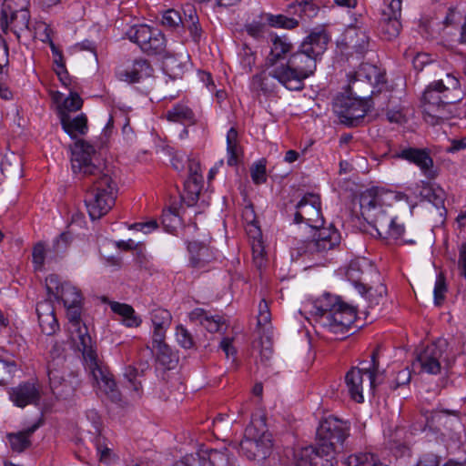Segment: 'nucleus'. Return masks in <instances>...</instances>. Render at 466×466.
<instances>
[{
    "label": "nucleus",
    "mask_w": 466,
    "mask_h": 466,
    "mask_svg": "<svg viewBox=\"0 0 466 466\" xmlns=\"http://www.w3.org/2000/svg\"><path fill=\"white\" fill-rule=\"evenodd\" d=\"M71 165L75 174L89 180L86 207L91 219H99L115 205L118 191L116 177L95 147L83 139L72 147Z\"/></svg>",
    "instance_id": "obj_1"
},
{
    "label": "nucleus",
    "mask_w": 466,
    "mask_h": 466,
    "mask_svg": "<svg viewBox=\"0 0 466 466\" xmlns=\"http://www.w3.org/2000/svg\"><path fill=\"white\" fill-rule=\"evenodd\" d=\"M401 200H408L405 194L372 187L360 194V214L380 237L414 244L413 239L404 238V226L397 222L394 215L392 206Z\"/></svg>",
    "instance_id": "obj_2"
},
{
    "label": "nucleus",
    "mask_w": 466,
    "mask_h": 466,
    "mask_svg": "<svg viewBox=\"0 0 466 466\" xmlns=\"http://www.w3.org/2000/svg\"><path fill=\"white\" fill-rule=\"evenodd\" d=\"M65 308L70 323L71 339L82 352L86 368L92 377L94 384L111 400H120V393L112 374L99 360L87 327L81 323L82 302Z\"/></svg>",
    "instance_id": "obj_3"
},
{
    "label": "nucleus",
    "mask_w": 466,
    "mask_h": 466,
    "mask_svg": "<svg viewBox=\"0 0 466 466\" xmlns=\"http://www.w3.org/2000/svg\"><path fill=\"white\" fill-rule=\"evenodd\" d=\"M461 99L459 80L447 74L444 79L430 84L423 93L421 107L424 120L439 125L453 115V105Z\"/></svg>",
    "instance_id": "obj_4"
},
{
    "label": "nucleus",
    "mask_w": 466,
    "mask_h": 466,
    "mask_svg": "<svg viewBox=\"0 0 466 466\" xmlns=\"http://www.w3.org/2000/svg\"><path fill=\"white\" fill-rule=\"evenodd\" d=\"M295 56L293 44L286 35L271 37L270 52L266 64L270 67V74L281 86L290 91H301L305 87L302 76L295 73L292 58Z\"/></svg>",
    "instance_id": "obj_5"
},
{
    "label": "nucleus",
    "mask_w": 466,
    "mask_h": 466,
    "mask_svg": "<svg viewBox=\"0 0 466 466\" xmlns=\"http://www.w3.org/2000/svg\"><path fill=\"white\" fill-rule=\"evenodd\" d=\"M310 311L320 326L335 334L347 332L357 317L355 307L329 294L317 299Z\"/></svg>",
    "instance_id": "obj_6"
},
{
    "label": "nucleus",
    "mask_w": 466,
    "mask_h": 466,
    "mask_svg": "<svg viewBox=\"0 0 466 466\" xmlns=\"http://www.w3.org/2000/svg\"><path fill=\"white\" fill-rule=\"evenodd\" d=\"M350 424L336 417H329L320 422L317 431L318 446H308L295 453L296 463L301 453L307 449H312L309 455V466H319V461L325 458L334 457L337 448L344 442L349 436Z\"/></svg>",
    "instance_id": "obj_7"
},
{
    "label": "nucleus",
    "mask_w": 466,
    "mask_h": 466,
    "mask_svg": "<svg viewBox=\"0 0 466 466\" xmlns=\"http://www.w3.org/2000/svg\"><path fill=\"white\" fill-rule=\"evenodd\" d=\"M30 0H5L1 8L0 25L4 32L8 28L14 32L17 39L24 31H34L35 35H41V40H50L51 29L44 22H35L30 27Z\"/></svg>",
    "instance_id": "obj_8"
},
{
    "label": "nucleus",
    "mask_w": 466,
    "mask_h": 466,
    "mask_svg": "<svg viewBox=\"0 0 466 466\" xmlns=\"http://www.w3.org/2000/svg\"><path fill=\"white\" fill-rule=\"evenodd\" d=\"M329 37L324 31L312 32L295 51L291 59L295 65L294 72L302 76L305 80L315 74L317 63L327 49Z\"/></svg>",
    "instance_id": "obj_9"
},
{
    "label": "nucleus",
    "mask_w": 466,
    "mask_h": 466,
    "mask_svg": "<svg viewBox=\"0 0 466 466\" xmlns=\"http://www.w3.org/2000/svg\"><path fill=\"white\" fill-rule=\"evenodd\" d=\"M352 93L357 97L345 95L337 96L333 104V110L342 124L349 127H357L364 121L369 107L368 104L356 91Z\"/></svg>",
    "instance_id": "obj_10"
},
{
    "label": "nucleus",
    "mask_w": 466,
    "mask_h": 466,
    "mask_svg": "<svg viewBox=\"0 0 466 466\" xmlns=\"http://www.w3.org/2000/svg\"><path fill=\"white\" fill-rule=\"evenodd\" d=\"M316 232L313 238L301 243L298 248L299 255H323L337 248L341 240L340 233L332 225L328 228H314Z\"/></svg>",
    "instance_id": "obj_11"
},
{
    "label": "nucleus",
    "mask_w": 466,
    "mask_h": 466,
    "mask_svg": "<svg viewBox=\"0 0 466 466\" xmlns=\"http://www.w3.org/2000/svg\"><path fill=\"white\" fill-rule=\"evenodd\" d=\"M272 447L270 433H258L256 427L249 425L245 430L244 439L239 444L240 451L248 459H265Z\"/></svg>",
    "instance_id": "obj_12"
},
{
    "label": "nucleus",
    "mask_w": 466,
    "mask_h": 466,
    "mask_svg": "<svg viewBox=\"0 0 466 466\" xmlns=\"http://www.w3.org/2000/svg\"><path fill=\"white\" fill-rule=\"evenodd\" d=\"M447 343L444 339L427 345L422 349L413 362V368L428 374L436 375L441 372V362L444 360Z\"/></svg>",
    "instance_id": "obj_13"
},
{
    "label": "nucleus",
    "mask_w": 466,
    "mask_h": 466,
    "mask_svg": "<svg viewBox=\"0 0 466 466\" xmlns=\"http://www.w3.org/2000/svg\"><path fill=\"white\" fill-rule=\"evenodd\" d=\"M296 223H306L310 228L323 226L320 197L314 193H306L296 205L294 215Z\"/></svg>",
    "instance_id": "obj_14"
},
{
    "label": "nucleus",
    "mask_w": 466,
    "mask_h": 466,
    "mask_svg": "<svg viewBox=\"0 0 466 466\" xmlns=\"http://www.w3.org/2000/svg\"><path fill=\"white\" fill-rule=\"evenodd\" d=\"M65 363V357L57 356L53 358L47 366L50 389L53 394L59 398H66L75 390L73 381L66 378V367Z\"/></svg>",
    "instance_id": "obj_15"
},
{
    "label": "nucleus",
    "mask_w": 466,
    "mask_h": 466,
    "mask_svg": "<svg viewBox=\"0 0 466 466\" xmlns=\"http://www.w3.org/2000/svg\"><path fill=\"white\" fill-rule=\"evenodd\" d=\"M401 4L402 0H390L381 12L379 30L385 40L396 38L400 32Z\"/></svg>",
    "instance_id": "obj_16"
},
{
    "label": "nucleus",
    "mask_w": 466,
    "mask_h": 466,
    "mask_svg": "<svg viewBox=\"0 0 466 466\" xmlns=\"http://www.w3.org/2000/svg\"><path fill=\"white\" fill-rule=\"evenodd\" d=\"M47 293L56 299L61 300L65 307L83 301L80 290L69 282H61L56 275H49L46 279Z\"/></svg>",
    "instance_id": "obj_17"
},
{
    "label": "nucleus",
    "mask_w": 466,
    "mask_h": 466,
    "mask_svg": "<svg viewBox=\"0 0 466 466\" xmlns=\"http://www.w3.org/2000/svg\"><path fill=\"white\" fill-rule=\"evenodd\" d=\"M396 157L419 167L424 176L430 179L437 176L433 159L430 156V151L426 148L405 147L400 149Z\"/></svg>",
    "instance_id": "obj_18"
},
{
    "label": "nucleus",
    "mask_w": 466,
    "mask_h": 466,
    "mask_svg": "<svg viewBox=\"0 0 466 466\" xmlns=\"http://www.w3.org/2000/svg\"><path fill=\"white\" fill-rule=\"evenodd\" d=\"M379 277V274L372 264L365 259L352 260L346 272V276L357 288L360 293L365 290L367 285L365 281L369 280V277Z\"/></svg>",
    "instance_id": "obj_19"
},
{
    "label": "nucleus",
    "mask_w": 466,
    "mask_h": 466,
    "mask_svg": "<svg viewBox=\"0 0 466 466\" xmlns=\"http://www.w3.org/2000/svg\"><path fill=\"white\" fill-rule=\"evenodd\" d=\"M345 384L351 400L358 403L364 401V390L369 388L370 383L362 368L353 367L345 375Z\"/></svg>",
    "instance_id": "obj_20"
},
{
    "label": "nucleus",
    "mask_w": 466,
    "mask_h": 466,
    "mask_svg": "<svg viewBox=\"0 0 466 466\" xmlns=\"http://www.w3.org/2000/svg\"><path fill=\"white\" fill-rule=\"evenodd\" d=\"M153 67L147 59H135L132 64L117 70V78L129 84L139 82L153 75Z\"/></svg>",
    "instance_id": "obj_21"
},
{
    "label": "nucleus",
    "mask_w": 466,
    "mask_h": 466,
    "mask_svg": "<svg viewBox=\"0 0 466 466\" xmlns=\"http://www.w3.org/2000/svg\"><path fill=\"white\" fill-rule=\"evenodd\" d=\"M11 400L17 407L24 408L29 404H36L40 400V389L34 382H24L11 389Z\"/></svg>",
    "instance_id": "obj_22"
},
{
    "label": "nucleus",
    "mask_w": 466,
    "mask_h": 466,
    "mask_svg": "<svg viewBox=\"0 0 466 466\" xmlns=\"http://www.w3.org/2000/svg\"><path fill=\"white\" fill-rule=\"evenodd\" d=\"M377 76L378 69L376 66L370 64L361 65L355 72L353 78L350 80V90L354 92L360 89L361 84H366L368 93L376 81Z\"/></svg>",
    "instance_id": "obj_23"
},
{
    "label": "nucleus",
    "mask_w": 466,
    "mask_h": 466,
    "mask_svg": "<svg viewBox=\"0 0 466 466\" xmlns=\"http://www.w3.org/2000/svg\"><path fill=\"white\" fill-rule=\"evenodd\" d=\"M59 119L63 129L71 137H76L77 136L85 135L88 129L87 117L85 114H80L79 116L72 118L70 115L61 113V117Z\"/></svg>",
    "instance_id": "obj_24"
},
{
    "label": "nucleus",
    "mask_w": 466,
    "mask_h": 466,
    "mask_svg": "<svg viewBox=\"0 0 466 466\" xmlns=\"http://www.w3.org/2000/svg\"><path fill=\"white\" fill-rule=\"evenodd\" d=\"M38 428L39 424L35 423L24 431L7 434L12 451L20 453L28 449L31 446V437Z\"/></svg>",
    "instance_id": "obj_25"
},
{
    "label": "nucleus",
    "mask_w": 466,
    "mask_h": 466,
    "mask_svg": "<svg viewBox=\"0 0 466 466\" xmlns=\"http://www.w3.org/2000/svg\"><path fill=\"white\" fill-rule=\"evenodd\" d=\"M227 163L230 167L238 165L243 157V148L239 144L238 133L231 127L227 133Z\"/></svg>",
    "instance_id": "obj_26"
},
{
    "label": "nucleus",
    "mask_w": 466,
    "mask_h": 466,
    "mask_svg": "<svg viewBox=\"0 0 466 466\" xmlns=\"http://www.w3.org/2000/svg\"><path fill=\"white\" fill-rule=\"evenodd\" d=\"M111 310L122 318V323L128 328H137L140 326L142 320L136 314L134 309L126 303L116 301L110 302Z\"/></svg>",
    "instance_id": "obj_27"
},
{
    "label": "nucleus",
    "mask_w": 466,
    "mask_h": 466,
    "mask_svg": "<svg viewBox=\"0 0 466 466\" xmlns=\"http://www.w3.org/2000/svg\"><path fill=\"white\" fill-rule=\"evenodd\" d=\"M140 370L134 366H127L125 368L124 378L127 380V387H128L135 394L136 397H140L142 383L138 379L144 375V371L148 368V364L143 363L140 365Z\"/></svg>",
    "instance_id": "obj_28"
},
{
    "label": "nucleus",
    "mask_w": 466,
    "mask_h": 466,
    "mask_svg": "<svg viewBox=\"0 0 466 466\" xmlns=\"http://www.w3.org/2000/svg\"><path fill=\"white\" fill-rule=\"evenodd\" d=\"M187 249L190 253V263L193 268H202L209 262V250L203 244L198 241L189 242Z\"/></svg>",
    "instance_id": "obj_29"
},
{
    "label": "nucleus",
    "mask_w": 466,
    "mask_h": 466,
    "mask_svg": "<svg viewBox=\"0 0 466 466\" xmlns=\"http://www.w3.org/2000/svg\"><path fill=\"white\" fill-rule=\"evenodd\" d=\"M155 28H152L146 25H134L129 28V30L127 32V38L133 42L136 43L142 51H144L145 46H147L153 37V31Z\"/></svg>",
    "instance_id": "obj_30"
},
{
    "label": "nucleus",
    "mask_w": 466,
    "mask_h": 466,
    "mask_svg": "<svg viewBox=\"0 0 466 466\" xmlns=\"http://www.w3.org/2000/svg\"><path fill=\"white\" fill-rule=\"evenodd\" d=\"M167 119L171 122L180 123L183 125H193L196 122L195 114L186 105H175L167 112Z\"/></svg>",
    "instance_id": "obj_31"
},
{
    "label": "nucleus",
    "mask_w": 466,
    "mask_h": 466,
    "mask_svg": "<svg viewBox=\"0 0 466 466\" xmlns=\"http://www.w3.org/2000/svg\"><path fill=\"white\" fill-rule=\"evenodd\" d=\"M345 37L350 45L349 47L358 53H363L368 48L369 37L364 31L350 27L346 31Z\"/></svg>",
    "instance_id": "obj_32"
},
{
    "label": "nucleus",
    "mask_w": 466,
    "mask_h": 466,
    "mask_svg": "<svg viewBox=\"0 0 466 466\" xmlns=\"http://www.w3.org/2000/svg\"><path fill=\"white\" fill-rule=\"evenodd\" d=\"M153 350L157 361L168 370L174 369L178 361L177 354L167 344H161Z\"/></svg>",
    "instance_id": "obj_33"
},
{
    "label": "nucleus",
    "mask_w": 466,
    "mask_h": 466,
    "mask_svg": "<svg viewBox=\"0 0 466 466\" xmlns=\"http://www.w3.org/2000/svg\"><path fill=\"white\" fill-rule=\"evenodd\" d=\"M50 42V46L52 53L55 56L54 63L56 65L55 71L62 83L63 86L68 87L71 84V80L69 77V74L67 70L66 69L64 58L62 53L57 49V47L53 44V42L50 40H47Z\"/></svg>",
    "instance_id": "obj_34"
},
{
    "label": "nucleus",
    "mask_w": 466,
    "mask_h": 466,
    "mask_svg": "<svg viewBox=\"0 0 466 466\" xmlns=\"http://www.w3.org/2000/svg\"><path fill=\"white\" fill-rule=\"evenodd\" d=\"M273 79L275 78L270 74V67H268V72H261L253 76L251 83L252 88L257 91H261L264 94L271 93L275 89Z\"/></svg>",
    "instance_id": "obj_35"
},
{
    "label": "nucleus",
    "mask_w": 466,
    "mask_h": 466,
    "mask_svg": "<svg viewBox=\"0 0 466 466\" xmlns=\"http://www.w3.org/2000/svg\"><path fill=\"white\" fill-rule=\"evenodd\" d=\"M455 416V421L458 422V415L456 411L441 410L432 411L430 416L426 417V425L433 431H440L441 426L446 427L450 421L448 415Z\"/></svg>",
    "instance_id": "obj_36"
},
{
    "label": "nucleus",
    "mask_w": 466,
    "mask_h": 466,
    "mask_svg": "<svg viewBox=\"0 0 466 466\" xmlns=\"http://www.w3.org/2000/svg\"><path fill=\"white\" fill-rule=\"evenodd\" d=\"M163 64L166 72L174 79L181 77L187 67L186 62L174 56H166Z\"/></svg>",
    "instance_id": "obj_37"
},
{
    "label": "nucleus",
    "mask_w": 466,
    "mask_h": 466,
    "mask_svg": "<svg viewBox=\"0 0 466 466\" xmlns=\"http://www.w3.org/2000/svg\"><path fill=\"white\" fill-rule=\"evenodd\" d=\"M262 19L273 27L293 29L299 25L296 19L287 17L283 15L265 14L262 15Z\"/></svg>",
    "instance_id": "obj_38"
},
{
    "label": "nucleus",
    "mask_w": 466,
    "mask_h": 466,
    "mask_svg": "<svg viewBox=\"0 0 466 466\" xmlns=\"http://www.w3.org/2000/svg\"><path fill=\"white\" fill-rule=\"evenodd\" d=\"M82 106L83 100L79 95L76 92L70 91L69 96L57 106L59 118L61 117V113L69 115L70 112L80 110Z\"/></svg>",
    "instance_id": "obj_39"
},
{
    "label": "nucleus",
    "mask_w": 466,
    "mask_h": 466,
    "mask_svg": "<svg viewBox=\"0 0 466 466\" xmlns=\"http://www.w3.org/2000/svg\"><path fill=\"white\" fill-rule=\"evenodd\" d=\"M153 37L148 45L145 46L144 53L147 55H161L166 50V38L164 35L156 29L153 31Z\"/></svg>",
    "instance_id": "obj_40"
},
{
    "label": "nucleus",
    "mask_w": 466,
    "mask_h": 466,
    "mask_svg": "<svg viewBox=\"0 0 466 466\" xmlns=\"http://www.w3.org/2000/svg\"><path fill=\"white\" fill-rule=\"evenodd\" d=\"M387 289L386 287L382 284L377 286L374 289L372 287L369 286V283L365 286V290L360 293L361 295H366V299H368L370 306L374 307L378 306L382 300L383 297L386 294Z\"/></svg>",
    "instance_id": "obj_41"
},
{
    "label": "nucleus",
    "mask_w": 466,
    "mask_h": 466,
    "mask_svg": "<svg viewBox=\"0 0 466 466\" xmlns=\"http://www.w3.org/2000/svg\"><path fill=\"white\" fill-rule=\"evenodd\" d=\"M151 320L153 328L168 329L171 324L172 316L167 309H156L151 313Z\"/></svg>",
    "instance_id": "obj_42"
},
{
    "label": "nucleus",
    "mask_w": 466,
    "mask_h": 466,
    "mask_svg": "<svg viewBox=\"0 0 466 466\" xmlns=\"http://www.w3.org/2000/svg\"><path fill=\"white\" fill-rule=\"evenodd\" d=\"M380 361L377 351H374L371 355V363L370 367L363 368L365 370L366 377L370 383V390H373L377 384V376L379 373Z\"/></svg>",
    "instance_id": "obj_43"
},
{
    "label": "nucleus",
    "mask_w": 466,
    "mask_h": 466,
    "mask_svg": "<svg viewBox=\"0 0 466 466\" xmlns=\"http://www.w3.org/2000/svg\"><path fill=\"white\" fill-rule=\"evenodd\" d=\"M421 194L437 208H444V192L441 188L426 187Z\"/></svg>",
    "instance_id": "obj_44"
},
{
    "label": "nucleus",
    "mask_w": 466,
    "mask_h": 466,
    "mask_svg": "<svg viewBox=\"0 0 466 466\" xmlns=\"http://www.w3.org/2000/svg\"><path fill=\"white\" fill-rule=\"evenodd\" d=\"M250 176L252 181L257 184H262L267 181V174H266V160L260 159L258 162H255L250 167Z\"/></svg>",
    "instance_id": "obj_45"
},
{
    "label": "nucleus",
    "mask_w": 466,
    "mask_h": 466,
    "mask_svg": "<svg viewBox=\"0 0 466 466\" xmlns=\"http://www.w3.org/2000/svg\"><path fill=\"white\" fill-rule=\"evenodd\" d=\"M38 322L42 332L46 335H53L56 330L59 329V324L56 314L38 318Z\"/></svg>",
    "instance_id": "obj_46"
},
{
    "label": "nucleus",
    "mask_w": 466,
    "mask_h": 466,
    "mask_svg": "<svg viewBox=\"0 0 466 466\" xmlns=\"http://www.w3.org/2000/svg\"><path fill=\"white\" fill-rule=\"evenodd\" d=\"M251 248L253 254V262L255 266L261 269L266 266V257H265V248L262 241H252Z\"/></svg>",
    "instance_id": "obj_47"
},
{
    "label": "nucleus",
    "mask_w": 466,
    "mask_h": 466,
    "mask_svg": "<svg viewBox=\"0 0 466 466\" xmlns=\"http://www.w3.org/2000/svg\"><path fill=\"white\" fill-rule=\"evenodd\" d=\"M176 337L177 343L184 349H191L195 345L191 333L182 325L177 327Z\"/></svg>",
    "instance_id": "obj_48"
},
{
    "label": "nucleus",
    "mask_w": 466,
    "mask_h": 466,
    "mask_svg": "<svg viewBox=\"0 0 466 466\" xmlns=\"http://www.w3.org/2000/svg\"><path fill=\"white\" fill-rule=\"evenodd\" d=\"M201 189L202 187L200 186L185 182L184 200L187 206H194L198 202Z\"/></svg>",
    "instance_id": "obj_49"
},
{
    "label": "nucleus",
    "mask_w": 466,
    "mask_h": 466,
    "mask_svg": "<svg viewBox=\"0 0 466 466\" xmlns=\"http://www.w3.org/2000/svg\"><path fill=\"white\" fill-rule=\"evenodd\" d=\"M72 235L69 232L61 233L53 242V251L56 254L64 253L72 242Z\"/></svg>",
    "instance_id": "obj_50"
},
{
    "label": "nucleus",
    "mask_w": 466,
    "mask_h": 466,
    "mask_svg": "<svg viewBox=\"0 0 466 466\" xmlns=\"http://www.w3.org/2000/svg\"><path fill=\"white\" fill-rule=\"evenodd\" d=\"M183 23L180 14L173 9L166 11L162 17V24L169 28H177Z\"/></svg>",
    "instance_id": "obj_51"
},
{
    "label": "nucleus",
    "mask_w": 466,
    "mask_h": 466,
    "mask_svg": "<svg viewBox=\"0 0 466 466\" xmlns=\"http://www.w3.org/2000/svg\"><path fill=\"white\" fill-rule=\"evenodd\" d=\"M15 369L16 365L14 361L0 360V384L7 383L11 380Z\"/></svg>",
    "instance_id": "obj_52"
},
{
    "label": "nucleus",
    "mask_w": 466,
    "mask_h": 466,
    "mask_svg": "<svg viewBox=\"0 0 466 466\" xmlns=\"http://www.w3.org/2000/svg\"><path fill=\"white\" fill-rule=\"evenodd\" d=\"M447 291L445 278L443 274L440 273L437 276L434 287V300L435 304L440 305L444 300L445 293Z\"/></svg>",
    "instance_id": "obj_53"
},
{
    "label": "nucleus",
    "mask_w": 466,
    "mask_h": 466,
    "mask_svg": "<svg viewBox=\"0 0 466 466\" xmlns=\"http://www.w3.org/2000/svg\"><path fill=\"white\" fill-rule=\"evenodd\" d=\"M225 321L222 317L216 315L213 316L209 313L207 320L204 322L203 327L209 332H218L224 326Z\"/></svg>",
    "instance_id": "obj_54"
},
{
    "label": "nucleus",
    "mask_w": 466,
    "mask_h": 466,
    "mask_svg": "<svg viewBox=\"0 0 466 466\" xmlns=\"http://www.w3.org/2000/svg\"><path fill=\"white\" fill-rule=\"evenodd\" d=\"M266 24L267 22H265L262 18L260 21H253L246 25V31L250 36L254 38H259L265 32Z\"/></svg>",
    "instance_id": "obj_55"
},
{
    "label": "nucleus",
    "mask_w": 466,
    "mask_h": 466,
    "mask_svg": "<svg viewBox=\"0 0 466 466\" xmlns=\"http://www.w3.org/2000/svg\"><path fill=\"white\" fill-rule=\"evenodd\" d=\"M46 248L43 243H37L33 248V263L36 269H40L45 262Z\"/></svg>",
    "instance_id": "obj_56"
},
{
    "label": "nucleus",
    "mask_w": 466,
    "mask_h": 466,
    "mask_svg": "<svg viewBox=\"0 0 466 466\" xmlns=\"http://www.w3.org/2000/svg\"><path fill=\"white\" fill-rule=\"evenodd\" d=\"M246 231H247V234L248 235L249 238H251V242L252 241H262L261 240V237H262L261 229L255 220H252L247 224Z\"/></svg>",
    "instance_id": "obj_57"
},
{
    "label": "nucleus",
    "mask_w": 466,
    "mask_h": 466,
    "mask_svg": "<svg viewBox=\"0 0 466 466\" xmlns=\"http://www.w3.org/2000/svg\"><path fill=\"white\" fill-rule=\"evenodd\" d=\"M36 313L38 318L55 314V309L52 302L50 300H44L37 303Z\"/></svg>",
    "instance_id": "obj_58"
},
{
    "label": "nucleus",
    "mask_w": 466,
    "mask_h": 466,
    "mask_svg": "<svg viewBox=\"0 0 466 466\" xmlns=\"http://www.w3.org/2000/svg\"><path fill=\"white\" fill-rule=\"evenodd\" d=\"M209 312L206 311L201 308H197L189 312L188 318L192 322H198L203 326L204 322L207 320Z\"/></svg>",
    "instance_id": "obj_59"
},
{
    "label": "nucleus",
    "mask_w": 466,
    "mask_h": 466,
    "mask_svg": "<svg viewBox=\"0 0 466 466\" xmlns=\"http://www.w3.org/2000/svg\"><path fill=\"white\" fill-rule=\"evenodd\" d=\"M168 329L154 328L152 334V347L157 348L161 344H167L165 342L166 332Z\"/></svg>",
    "instance_id": "obj_60"
},
{
    "label": "nucleus",
    "mask_w": 466,
    "mask_h": 466,
    "mask_svg": "<svg viewBox=\"0 0 466 466\" xmlns=\"http://www.w3.org/2000/svg\"><path fill=\"white\" fill-rule=\"evenodd\" d=\"M96 451L99 455V459L101 461L109 463L111 461V457L113 455L110 448L102 445L100 440L97 441L96 443Z\"/></svg>",
    "instance_id": "obj_61"
},
{
    "label": "nucleus",
    "mask_w": 466,
    "mask_h": 466,
    "mask_svg": "<svg viewBox=\"0 0 466 466\" xmlns=\"http://www.w3.org/2000/svg\"><path fill=\"white\" fill-rule=\"evenodd\" d=\"M411 379V373L408 369H404L398 372L397 377L395 379V386L394 390L400 387L407 385Z\"/></svg>",
    "instance_id": "obj_62"
},
{
    "label": "nucleus",
    "mask_w": 466,
    "mask_h": 466,
    "mask_svg": "<svg viewBox=\"0 0 466 466\" xmlns=\"http://www.w3.org/2000/svg\"><path fill=\"white\" fill-rule=\"evenodd\" d=\"M440 457L434 454H426L420 460L417 466H440Z\"/></svg>",
    "instance_id": "obj_63"
},
{
    "label": "nucleus",
    "mask_w": 466,
    "mask_h": 466,
    "mask_svg": "<svg viewBox=\"0 0 466 466\" xmlns=\"http://www.w3.org/2000/svg\"><path fill=\"white\" fill-rule=\"evenodd\" d=\"M458 265L461 271V275L466 279V242L462 244L460 248Z\"/></svg>",
    "instance_id": "obj_64"
}]
</instances>
